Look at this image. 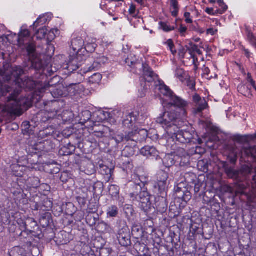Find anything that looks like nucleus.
I'll return each instance as SVG.
<instances>
[{"label":"nucleus","instance_id":"nucleus-49","mask_svg":"<svg viewBox=\"0 0 256 256\" xmlns=\"http://www.w3.org/2000/svg\"><path fill=\"white\" fill-rule=\"evenodd\" d=\"M12 90V88L6 84V82L4 80V82L0 81V96L6 94L10 92Z\"/></svg>","mask_w":256,"mask_h":256},{"label":"nucleus","instance_id":"nucleus-4","mask_svg":"<svg viewBox=\"0 0 256 256\" xmlns=\"http://www.w3.org/2000/svg\"><path fill=\"white\" fill-rule=\"evenodd\" d=\"M148 132L146 130H140L138 132H128V134L118 132L116 134L114 138L116 143H126L134 142L136 143L146 142Z\"/></svg>","mask_w":256,"mask_h":256},{"label":"nucleus","instance_id":"nucleus-46","mask_svg":"<svg viewBox=\"0 0 256 256\" xmlns=\"http://www.w3.org/2000/svg\"><path fill=\"white\" fill-rule=\"evenodd\" d=\"M160 92L167 97V100L169 101L172 97L174 94L170 88L166 85L160 86Z\"/></svg>","mask_w":256,"mask_h":256},{"label":"nucleus","instance_id":"nucleus-58","mask_svg":"<svg viewBox=\"0 0 256 256\" xmlns=\"http://www.w3.org/2000/svg\"><path fill=\"white\" fill-rule=\"evenodd\" d=\"M159 25L160 28L166 32L172 31L174 29V26H170L168 23L165 22H159Z\"/></svg>","mask_w":256,"mask_h":256},{"label":"nucleus","instance_id":"nucleus-11","mask_svg":"<svg viewBox=\"0 0 256 256\" xmlns=\"http://www.w3.org/2000/svg\"><path fill=\"white\" fill-rule=\"evenodd\" d=\"M88 61H86V66L83 68V70L82 69L81 70L84 74L98 70L102 64L107 62L108 59L104 56H100L92 64H87Z\"/></svg>","mask_w":256,"mask_h":256},{"label":"nucleus","instance_id":"nucleus-15","mask_svg":"<svg viewBox=\"0 0 256 256\" xmlns=\"http://www.w3.org/2000/svg\"><path fill=\"white\" fill-rule=\"evenodd\" d=\"M138 115L139 114L137 112H132L129 113L123 120L124 126L126 128L134 130L136 132V129L135 124Z\"/></svg>","mask_w":256,"mask_h":256},{"label":"nucleus","instance_id":"nucleus-7","mask_svg":"<svg viewBox=\"0 0 256 256\" xmlns=\"http://www.w3.org/2000/svg\"><path fill=\"white\" fill-rule=\"evenodd\" d=\"M154 196L150 194L148 190L143 192L141 195L137 198V202H133L132 204L138 206L146 213H148L152 208H154Z\"/></svg>","mask_w":256,"mask_h":256},{"label":"nucleus","instance_id":"nucleus-10","mask_svg":"<svg viewBox=\"0 0 256 256\" xmlns=\"http://www.w3.org/2000/svg\"><path fill=\"white\" fill-rule=\"evenodd\" d=\"M24 70L20 67L16 66L12 67L10 70V75L4 78V80L6 82V84H9L10 82H15L16 85L21 86V82L22 81V78H20V76L24 74Z\"/></svg>","mask_w":256,"mask_h":256},{"label":"nucleus","instance_id":"nucleus-45","mask_svg":"<svg viewBox=\"0 0 256 256\" xmlns=\"http://www.w3.org/2000/svg\"><path fill=\"white\" fill-rule=\"evenodd\" d=\"M118 214V208L116 206L112 205L108 206L106 210L108 218H116Z\"/></svg>","mask_w":256,"mask_h":256},{"label":"nucleus","instance_id":"nucleus-42","mask_svg":"<svg viewBox=\"0 0 256 256\" xmlns=\"http://www.w3.org/2000/svg\"><path fill=\"white\" fill-rule=\"evenodd\" d=\"M104 190V184L102 182L98 181L93 185L94 196H98L101 194Z\"/></svg>","mask_w":256,"mask_h":256},{"label":"nucleus","instance_id":"nucleus-47","mask_svg":"<svg viewBox=\"0 0 256 256\" xmlns=\"http://www.w3.org/2000/svg\"><path fill=\"white\" fill-rule=\"evenodd\" d=\"M124 62L125 64L128 65V66L133 68H140L142 65V64H141L140 62H138L135 60H132V56L126 58Z\"/></svg>","mask_w":256,"mask_h":256},{"label":"nucleus","instance_id":"nucleus-31","mask_svg":"<svg viewBox=\"0 0 256 256\" xmlns=\"http://www.w3.org/2000/svg\"><path fill=\"white\" fill-rule=\"evenodd\" d=\"M10 256H30L24 248L20 246H15L9 251Z\"/></svg>","mask_w":256,"mask_h":256},{"label":"nucleus","instance_id":"nucleus-28","mask_svg":"<svg viewBox=\"0 0 256 256\" xmlns=\"http://www.w3.org/2000/svg\"><path fill=\"white\" fill-rule=\"evenodd\" d=\"M84 46V42L81 38L73 39L71 42V47L74 52L77 54Z\"/></svg>","mask_w":256,"mask_h":256},{"label":"nucleus","instance_id":"nucleus-2","mask_svg":"<svg viewBox=\"0 0 256 256\" xmlns=\"http://www.w3.org/2000/svg\"><path fill=\"white\" fill-rule=\"evenodd\" d=\"M19 90L14 92L8 98L7 110L11 114L20 116L24 110H27L32 105V96H20L18 99Z\"/></svg>","mask_w":256,"mask_h":256},{"label":"nucleus","instance_id":"nucleus-30","mask_svg":"<svg viewBox=\"0 0 256 256\" xmlns=\"http://www.w3.org/2000/svg\"><path fill=\"white\" fill-rule=\"evenodd\" d=\"M223 166L224 172L228 178L239 180L238 170H235L233 168L230 166L226 162L224 163Z\"/></svg>","mask_w":256,"mask_h":256},{"label":"nucleus","instance_id":"nucleus-39","mask_svg":"<svg viewBox=\"0 0 256 256\" xmlns=\"http://www.w3.org/2000/svg\"><path fill=\"white\" fill-rule=\"evenodd\" d=\"M238 90L240 93L245 96L250 98L252 96L250 88L246 84H240L238 86Z\"/></svg>","mask_w":256,"mask_h":256},{"label":"nucleus","instance_id":"nucleus-36","mask_svg":"<svg viewBox=\"0 0 256 256\" xmlns=\"http://www.w3.org/2000/svg\"><path fill=\"white\" fill-rule=\"evenodd\" d=\"M27 186L31 188H37L40 185V180L36 176H30L26 180Z\"/></svg>","mask_w":256,"mask_h":256},{"label":"nucleus","instance_id":"nucleus-53","mask_svg":"<svg viewBox=\"0 0 256 256\" xmlns=\"http://www.w3.org/2000/svg\"><path fill=\"white\" fill-rule=\"evenodd\" d=\"M124 211L128 219H130L134 214V210L132 205L126 204L124 207Z\"/></svg>","mask_w":256,"mask_h":256},{"label":"nucleus","instance_id":"nucleus-56","mask_svg":"<svg viewBox=\"0 0 256 256\" xmlns=\"http://www.w3.org/2000/svg\"><path fill=\"white\" fill-rule=\"evenodd\" d=\"M120 192L119 187L116 185H111L109 188V194L112 197L118 196Z\"/></svg>","mask_w":256,"mask_h":256},{"label":"nucleus","instance_id":"nucleus-41","mask_svg":"<svg viewBox=\"0 0 256 256\" xmlns=\"http://www.w3.org/2000/svg\"><path fill=\"white\" fill-rule=\"evenodd\" d=\"M24 46H26V51L30 58L35 56L36 46L33 42L32 40L27 42V44H25Z\"/></svg>","mask_w":256,"mask_h":256},{"label":"nucleus","instance_id":"nucleus-52","mask_svg":"<svg viewBox=\"0 0 256 256\" xmlns=\"http://www.w3.org/2000/svg\"><path fill=\"white\" fill-rule=\"evenodd\" d=\"M76 132V128L74 126H72L68 128L64 129L62 132V136L65 138H68L70 136L74 137V133Z\"/></svg>","mask_w":256,"mask_h":256},{"label":"nucleus","instance_id":"nucleus-38","mask_svg":"<svg viewBox=\"0 0 256 256\" xmlns=\"http://www.w3.org/2000/svg\"><path fill=\"white\" fill-rule=\"evenodd\" d=\"M32 66L36 70H44V71L46 70V68L42 62V61L39 58L36 57L31 58Z\"/></svg>","mask_w":256,"mask_h":256},{"label":"nucleus","instance_id":"nucleus-6","mask_svg":"<svg viewBox=\"0 0 256 256\" xmlns=\"http://www.w3.org/2000/svg\"><path fill=\"white\" fill-rule=\"evenodd\" d=\"M128 194L130 200L137 202V198L141 195L143 192L147 190L145 184L138 178L130 182L128 184Z\"/></svg>","mask_w":256,"mask_h":256},{"label":"nucleus","instance_id":"nucleus-13","mask_svg":"<svg viewBox=\"0 0 256 256\" xmlns=\"http://www.w3.org/2000/svg\"><path fill=\"white\" fill-rule=\"evenodd\" d=\"M168 104L174 106L182 110V114L185 116L186 114V108L188 107V104L186 101L182 98L174 94L170 100Z\"/></svg>","mask_w":256,"mask_h":256},{"label":"nucleus","instance_id":"nucleus-55","mask_svg":"<svg viewBox=\"0 0 256 256\" xmlns=\"http://www.w3.org/2000/svg\"><path fill=\"white\" fill-rule=\"evenodd\" d=\"M102 78V76L100 73H95L89 78L88 82L91 84H98Z\"/></svg>","mask_w":256,"mask_h":256},{"label":"nucleus","instance_id":"nucleus-22","mask_svg":"<svg viewBox=\"0 0 256 256\" xmlns=\"http://www.w3.org/2000/svg\"><path fill=\"white\" fill-rule=\"evenodd\" d=\"M140 154L146 157L158 156V151L154 146L146 145L140 149Z\"/></svg>","mask_w":256,"mask_h":256},{"label":"nucleus","instance_id":"nucleus-40","mask_svg":"<svg viewBox=\"0 0 256 256\" xmlns=\"http://www.w3.org/2000/svg\"><path fill=\"white\" fill-rule=\"evenodd\" d=\"M69 236V234L65 231L60 232L58 234V240L61 244H67L70 242V238L68 237Z\"/></svg>","mask_w":256,"mask_h":256},{"label":"nucleus","instance_id":"nucleus-62","mask_svg":"<svg viewBox=\"0 0 256 256\" xmlns=\"http://www.w3.org/2000/svg\"><path fill=\"white\" fill-rule=\"evenodd\" d=\"M166 44L168 46L170 50L172 52V53L173 54H175L176 53V50L174 48V45L172 42V40L171 39L168 40L166 42Z\"/></svg>","mask_w":256,"mask_h":256},{"label":"nucleus","instance_id":"nucleus-43","mask_svg":"<svg viewBox=\"0 0 256 256\" xmlns=\"http://www.w3.org/2000/svg\"><path fill=\"white\" fill-rule=\"evenodd\" d=\"M175 76L182 82L186 80L188 77V74L182 68H180L176 70Z\"/></svg>","mask_w":256,"mask_h":256},{"label":"nucleus","instance_id":"nucleus-64","mask_svg":"<svg viewBox=\"0 0 256 256\" xmlns=\"http://www.w3.org/2000/svg\"><path fill=\"white\" fill-rule=\"evenodd\" d=\"M248 38L252 44L256 48V37H255L252 33L250 32H248Z\"/></svg>","mask_w":256,"mask_h":256},{"label":"nucleus","instance_id":"nucleus-26","mask_svg":"<svg viewBox=\"0 0 256 256\" xmlns=\"http://www.w3.org/2000/svg\"><path fill=\"white\" fill-rule=\"evenodd\" d=\"M186 50L188 52L190 55L191 58L193 59L194 63L198 61V58L194 54V52H196L199 55L202 54V52L198 48V46L194 44L190 43L189 46H186Z\"/></svg>","mask_w":256,"mask_h":256},{"label":"nucleus","instance_id":"nucleus-59","mask_svg":"<svg viewBox=\"0 0 256 256\" xmlns=\"http://www.w3.org/2000/svg\"><path fill=\"white\" fill-rule=\"evenodd\" d=\"M248 186L244 184L240 183L238 186V189L236 192L241 194H246V190Z\"/></svg>","mask_w":256,"mask_h":256},{"label":"nucleus","instance_id":"nucleus-60","mask_svg":"<svg viewBox=\"0 0 256 256\" xmlns=\"http://www.w3.org/2000/svg\"><path fill=\"white\" fill-rule=\"evenodd\" d=\"M122 153L128 156H130L134 154V150L131 146L127 145L124 149Z\"/></svg>","mask_w":256,"mask_h":256},{"label":"nucleus","instance_id":"nucleus-17","mask_svg":"<svg viewBox=\"0 0 256 256\" xmlns=\"http://www.w3.org/2000/svg\"><path fill=\"white\" fill-rule=\"evenodd\" d=\"M141 68L143 69V79L148 83L158 80V76L150 68L148 64H142Z\"/></svg>","mask_w":256,"mask_h":256},{"label":"nucleus","instance_id":"nucleus-12","mask_svg":"<svg viewBox=\"0 0 256 256\" xmlns=\"http://www.w3.org/2000/svg\"><path fill=\"white\" fill-rule=\"evenodd\" d=\"M76 84H70L68 88H64L63 86H58V88L50 90L52 88V86L50 84V88L46 90L50 92L52 95L55 98H58L59 97H66L68 96V91L70 90V89L72 88L73 86H76Z\"/></svg>","mask_w":256,"mask_h":256},{"label":"nucleus","instance_id":"nucleus-44","mask_svg":"<svg viewBox=\"0 0 256 256\" xmlns=\"http://www.w3.org/2000/svg\"><path fill=\"white\" fill-rule=\"evenodd\" d=\"M50 220V214L46 212L40 216V224L43 228H46L49 226Z\"/></svg>","mask_w":256,"mask_h":256},{"label":"nucleus","instance_id":"nucleus-61","mask_svg":"<svg viewBox=\"0 0 256 256\" xmlns=\"http://www.w3.org/2000/svg\"><path fill=\"white\" fill-rule=\"evenodd\" d=\"M48 30L45 27H43L41 28H40L36 32V34L38 35V38H45L46 34H47Z\"/></svg>","mask_w":256,"mask_h":256},{"label":"nucleus","instance_id":"nucleus-1","mask_svg":"<svg viewBox=\"0 0 256 256\" xmlns=\"http://www.w3.org/2000/svg\"><path fill=\"white\" fill-rule=\"evenodd\" d=\"M156 122L161 125L169 135H171V137L168 138V142H173L174 144H177L178 142L182 144L185 143L180 140L183 138L182 134L179 133L180 128L182 126L183 122L178 118L174 113L166 112L156 118Z\"/></svg>","mask_w":256,"mask_h":256},{"label":"nucleus","instance_id":"nucleus-48","mask_svg":"<svg viewBox=\"0 0 256 256\" xmlns=\"http://www.w3.org/2000/svg\"><path fill=\"white\" fill-rule=\"evenodd\" d=\"M208 106V104L204 99L198 104H196L195 108H194V112L195 114H198L201 112L205 110Z\"/></svg>","mask_w":256,"mask_h":256},{"label":"nucleus","instance_id":"nucleus-5","mask_svg":"<svg viewBox=\"0 0 256 256\" xmlns=\"http://www.w3.org/2000/svg\"><path fill=\"white\" fill-rule=\"evenodd\" d=\"M17 223L22 232H26L34 237L40 238L42 234V230L39 228L37 222L32 218L24 219L18 218Z\"/></svg>","mask_w":256,"mask_h":256},{"label":"nucleus","instance_id":"nucleus-24","mask_svg":"<svg viewBox=\"0 0 256 256\" xmlns=\"http://www.w3.org/2000/svg\"><path fill=\"white\" fill-rule=\"evenodd\" d=\"M82 57L80 55L76 54V57H74L72 60L68 64V68L70 70H76L82 66L83 62L81 60Z\"/></svg>","mask_w":256,"mask_h":256},{"label":"nucleus","instance_id":"nucleus-35","mask_svg":"<svg viewBox=\"0 0 256 256\" xmlns=\"http://www.w3.org/2000/svg\"><path fill=\"white\" fill-rule=\"evenodd\" d=\"M12 174L16 176L22 177L24 174V170L25 168L18 164H12L10 166Z\"/></svg>","mask_w":256,"mask_h":256},{"label":"nucleus","instance_id":"nucleus-33","mask_svg":"<svg viewBox=\"0 0 256 256\" xmlns=\"http://www.w3.org/2000/svg\"><path fill=\"white\" fill-rule=\"evenodd\" d=\"M75 145H62L59 150V154L61 156H68L72 154L75 151Z\"/></svg>","mask_w":256,"mask_h":256},{"label":"nucleus","instance_id":"nucleus-32","mask_svg":"<svg viewBox=\"0 0 256 256\" xmlns=\"http://www.w3.org/2000/svg\"><path fill=\"white\" fill-rule=\"evenodd\" d=\"M74 118V114L72 111L64 110L61 115L58 116L57 119L58 120H62V124H64L71 122Z\"/></svg>","mask_w":256,"mask_h":256},{"label":"nucleus","instance_id":"nucleus-20","mask_svg":"<svg viewBox=\"0 0 256 256\" xmlns=\"http://www.w3.org/2000/svg\"><path fill=\"white\" fill-rule=\"evenodd\" d=\"M98 164L100 167V172L104 176L105 180L107 182H109L112 177L114 169L109 168L104 164L102 160L98 162Z\"/></svg>","mask_w":256,"mask_h":256},{"label":"nucleus","instance_id":"nucleus-9","mask_svg":"<svg viewBox=\"0 0 256 256\" xmlns=\"http://www.w3.org/2000/svg\"><path fill=\"white\" fill-rule=\"evenodd\" d=\"M119 244L124 247H128L132 244L131 234L128 226L124 223L120 225L116 234Z\"/></svg>","mask_w":256,"mask_h":256},{"label":"nucleus","instance_id":"nucleus-50","mask_svg":"<svg viewBox=\"0 0 256 256\" xmlns=\"http://www.w3.org/2000/svg\"><path fill=\"white\" fill-rule=\"evenodd\" d=\"M98 218L99 216L98 214L94 216L93 214H88L86 218V222L90 226H95Z\"/></svg>","mask_w":256,"mask_h":256},{"label":"nucleus","instance_id":"nucleus-16","mask_svg":"<svg viewBox=\"0 0 256 256\" xmlns=\"http://www.w3.org/2000/svg\"><path fill=\"white\" fill-rule=\"evenodd\" d=\"M80 170L88 175H92L96 172V167L92 162L86 158L81 161Z\"/></svg>","mask_w":256,"mask_h":256},{"label":"nucleus","instance_id":"nucleus-34","mask_svg":"<svg viewBox=\"0 0 256 256\" xmlns=\"http://www.w3.org/2000/svg\"><path fill=\"white\" fill-rule=\"evenodd\" d=\"M52 18L50 14H46L40 16L36 20L32 26L34 29L36 28L40 25H42Z\"/></svg>","mask_w":256,"mask_h":256},{"label":"nucleus","instance_id":"nucleus-14","mask_svg":"<svg viewBox=\"0 0 256 256\" xmlns=\"http://www.w3.org/2000/svg\"><path fill=\"white\" fill-rule=\"evenodd\" d=\"M232 140L234 142L239 144H249L256 142V132L252 134H235L231 137Z\"/></svg>","mask_w":256,"mask_h":256},{"label":"nucleus","instance_id":"nucleus-25","mask_svg":"<svg viewBox=\"0 0 256 256\" xmlns=\"http://www.w3.org/2000/svg\"><path fill=\"white\" fill-rule=\"evenodd\" d=\"M31 40L30 32L27 29H22L18 34V43L20 46L27 44V42Z\"/></svg>","mask_w":256,"mask_h":256},{"label":"nucleus","instance_id":"nucleus-3","mask_svg":"<svg viewBox=\"0 0 256 256\" xmlns=\"http://www.w3.org/2000/svg\"><path fill=\"white\" fill-rule=\"evenodd\" d=\"M88 126L92 128L93 132L88 136L87 142L91 144H100L104 143L108 137L110 135V128L100 124L93 122L92 125L88 124Z\"/></svg>","mask_w":256,"mask_h":256},{"label":"nucleus","instance_id":"nucleus-37","mask_svg":"<svg viewBox=\"0 0 256 256\" xmlns=\"http://www.w3.org/2000/svg\"><path fill=\"white\" fill-rule=\"evenodd\" d=\"M98 230L102 232L110 233L112 231V228L104 221L99 222L96 226Z\"/></svg>","mask_w":256,"mask_h":256},{"label":"nucleus","instance_id":"nucleus-19","mask_svg":"<svg viewBox=\"0 0 256 256\" xmlns=\"http://www.w3.org/2000/svg\"><path fill=\"white\" fill-rule=\"evenodd\" d=\"M154 202H155L154 208H156L160 213L166 212L168 208V202L164 197L158 196L156 198L155 197Z\"/></svg>","mask_w":256,"mask_h":256},{"label":"nucleus","instance_id":"nucleus-51","mask_svg":"<svg viewBox=\"0 0 256 256\" xmlns=\"http://www.w3.org/2000/svg\"><path fill=\"white\" fill-rule=\"evenodd\" d=\"M200 234H201V231L199 226L196 224H192L190 228V237L194 238L196 235Z\"/></svg>","mask_w":256,"mask_h":256},{"label":"nucleus","instance_id":"nucleus-54","mask_svg":"<svg viewBox=\"0 0 256 256\" xmlns=\"http://www.w3.org/2000/svg\"><path fill=\"white\" fill-rule=\"evenodd\" d=\"M98 208V204L96 202H90L86 210V212L88 214L96 213Z\"/></svg>","mask_w":256,"mask_h":256},{"label":"nucleus","instance_id":"nucleus-63","mask_svg":"<svg viewBox=\"0 0 256 256\" xmlns=\"http://www.w3.org/2000/svg\"><path fill=\"white\" fill-rule=\"evenodd\" d=\"M112 252V250L110 248H102L100 250V256H109Z\"/></svg>","mask_w":256,"mask_h":256},{"label":"nucleus","instance_id":"nucleus-23","mask_svg":"<svg viewBox=\"0 0 256 256\" xmlns=\"http://www.w3.org/2000/svg\"><path fill=\"white\" fill-rule=\"evenodd\" d=\"M250 146V145H248ZM241 155L242 157L246 156L248 158L251 157L256 160V146L244 147L241 150L240 152L238 154Z\"/></svg>","mask_w":256,"mask_h":256},{"label":"nucleus","instance_id":"nucleus-21","mask_svg":"<svg viewBox=\"0 0 256 256\" xmlns=\"http://www.w3.org/2000/svg\"><path fill=\"white\" fill-rule=\"evenodd\" d=\"M26 150L28 154L30 155L38 154L42 155L48 152L47 150H44V145H28Z\"/></svg>","mask_w":256,"mask_h":256},{"label":"nucleus","instance_id":"nucleus-29","mask_svg":"<svg viewBox=\"0 0 256 256\" xmlns=\"http://www.w3.org/2000/svg\"><path fill=\"white\" fill-rule=\"evenodd\" d=\"M252 172V168L248 166L244 165L238 170L239 180H247L248 176Z\"/></svg>","mask_w":256,"mask_h":256},{"label":"nucleus","instance_id":"nucleus-27","mask_svg":"<svg viewBox=\"0 0 256 256\" xmlns=\"http://www.w3.org/2000/svg\"><path fill=\"white\" fill-rule=\"evenodd\" d=\"M174 194L176 199L180 200L185 202L189 201L192 198L190 192L185 187H183V191L175 192Z\"/></svg>","mask_w":256,"mask_h":256},{"label":"nucleus","instance_id":"nucleus-18","mask_svg":"<svg viewBox=\"0 0 256 256\" xmlns=\"http://www.w3.org/2000/svg\"><path fill=\"white\" fill-rule=\"evenodd\" d=\"M158 186L160 192L165 191L168 186V174L164 170H160L157 174Z\"/></svg>","mask_w":256,"mask_h":256},{"label":"nucleus","instance_id":"nucleus-57","mask_svg":"<svg viewBox=\"0 0 256 256\" xmlns=\"http://www.w3.org/2000/svg\"><path fill=\"white\" fill-rule=\"evenodd\" d=\"M97 44L94 42H88L84 44V48L88 52L92 53L95 50Z\"/></svg>","mask_w":256,"mask_h":256},{"label":"nucleus","instance_id":"nucleus-8","mask_svg":"<svg viewBox=\"0 0 256 256\" xmlns=\"http://www.w3.org/2000/svg\"><path fill=\"white\" fill-rule=\"evenodd\" d=\"M21 86H18L20 88H24L28 90H32L34 88L36 90V92L40 94H42L46 92L48 88H50V84L48 83L42 84L35 81L31 78H24L21 82Z\"/></svg>","mask_w":256,"mask_h":256}]
</instances>
